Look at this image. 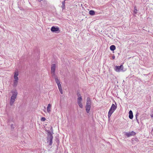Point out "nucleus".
<instances>
[{"label": "nucleus", "instance_id": "f3484780", "mask_svg": "<svg viewBox=\"0 0 153 153\" xmlns=\"http://www.w3.org/2000/svg\"><path fill=\"white\" fill-rule=\"evenodd\" d=\"M53 138V136L51 134H50L49 136V138L48 139V140H52Z\"/></svg>", "mask_w": 153, "mask_h": 153}, {"label": "nucleus", "instance_id": "6e6552de", "mask_svg": "<svg viewBox=\"0 0 153 153\" xmlns=\"http://www.w3.org/2000/svg\"><path fill=\"white\" fill-rule=\"evenodd\" d=\"M91 101L90 98H88L87 99L86 106H91Z\"/></svg>", "mask_w": 153, "mask_h": 153}, {"label": "nucleus", "instance_id": "393cba45", "mask_svg": "<svg viewBox=\"0 0 153 153\" xmlns=\"http://www.w3.org/2000/svg\"><path fill=\"white\" fill-rule=\"evenodd\" d=\"M151 117H153V114L151 115Z\"/></svg>", "mask_w": 153, "mask_h": 153}, {"label": "nucleus", "instance_id": "1a4fd4ad", "mask_svg": "<svg viewBox=\"0 0 153 153\" xmlns=\"http://www.w3.org/2000/svg\"><path fill=\"white\" fill-rule=\"evenodd\" d=\"M59 30V28L58 27H55L54 26H53L51 28V30L52 32H56L58 31Z\"/></svg>", "mask_w": 153, "mask_h": 153}, {"label": "nucleus", "instance_id": "ddd939ff", "mask_svg": "<svg viewBox=\"0 0 153 153\" xmlns=\"http://www.w3.org/2000/svg\"><path fill=\"white\" fill-rule=\"evenodd\" d=\"M54 78L55 79V81L57 83V85H59L60 84V81L58 79V77L57 76H54Z\"/></svg>", "mask_w": 153, "mask_h": 153}, {"label": "nucleus", "instance_id": "b1692460", "mask_svg": "<svg viewBox=\"0 0 153 153\" xmlns=\"http://www.w3.org/2000/svg\"><path fill=\"white\" fill-rule=\"evenodd\" d=\"M112 59H114L115 58V56H112Z\"/></svg>", "mask_w": 153, "mask_h": 153}, {"label": "nucleus", "instance_id": "a211bd4d", "mask_svg": "<svg viewBox=\"0 0 153 153\" xmlns=\"http://www.w3.org/2000/svg\"><path fill=\"white\" fill-rule=\"evenodd\" d=\"M137 12V10L136 9V7H134V12L135 14H136Z\"/></svg>", "mask_w": 153, "mask_h": 153}, {"label": "nucleus", "instance_id": "423d86ee", "mask_svg": "<svg viewBox=\"0 0 153 153\" xmlns=\"http://www.w3.org/2000/svg\"><path fill=\"white\" fill-rule=\"evenodd\" d=\"M56 65L55 64H53L51 67V73L53 76H55V69Z\"/></svg>", "mask_w": 153, "mask_h": 153}, {"label": "nucleus", "instance_id": "4468645a", "mask_svg": "<svg viewBox=\"0 0 153 153\" xmlns=\"http://www.w3.org/2000/svg\"><path fill=\"white\" fill-rule=\"evenodd\" d=\"M110 49L112 51H114L116 49V47L114 45H111L110 48Z\"/></svg>", "mask_w": 153, "mask_h": 153}, {"label": "nucleus", "instance_id": "6ab92c4d", "mask_svg": "<svg viewBox=\"0 0 153 153\" xmlns=\"http://www.w3.org/2000/svg\"><path fill=\"white\" fill-rule=\"evenodd\" d=\"M46 120V119L44 117H42L41 119V120L42 121H44Z\"/></svg>", "mask_w": 153, "mask_h": 153}, {"label": "nucleus", "instance_id": "4be33fe9", "mask_svg": "<svg viewBox=\"0 0 153 153\" xmlns=\"http://www.w3.org/2000/svg\"><path fill=\"white\" fill-rule=\"evenodd\" d=\"M58 85V87L59 89L61 88H62L61 85L60 84H59V85Z\"/></svg>", "mask_w": 153, "mask_h": 153}, {"label": "nucleus", "instance_id": "2eb2a0df", "mask_svg": "<svg viewBox=\"0 0 153 153\" xmlns=\"http://www.w3.org/2000/svg\"><path fill=\"white\" fill-rule=\"evenodd\" d=\"M89 13L90 15L93 16L95 15V12L93 10H91L89 11Z\"/></svg>", "mask_w": 153, "mask_h": 153}, {"label": "nucleus", "instance_id": "dca6fc26", "mask_svg": "<svg viewBox=\"0 0 153 153\" xmlns=\"http://www.w3.org/2000/svg\"><path fill=\"white\" fill-rule=\"evenodd\" d=\"M66 0H65L63 1L62 2V7L63 9L65 7V2Z\"/></svg>", "mask_w": 153, "mask_h": 153}, {"label": "nucleus", "instance_id": "39448f33", "mask_svg": "<svg viewBox=\"0 0 153 153\" xmlns=\"http://www.w3.org/2000/svg\"><path fill=\"white\" fill-rule=\"evenodd\" d=\"M123 65H121L120 66H116L114 68L115 71L117 72L124 71H125L123 70Z\"/></svg>", "mask_w": 153, "mask_h": 153}, {"label": "nucleus", "instance_id": "aec40b11", "mask_svg": "<svg viewBox=\"0 0 153 153\" xmlns=\"http://www.w3.org/2000/svg\"><path fill=\"white\" fill-rule=\"evenodd\" d=\"M49 141V144L51 145L52 143V140H48Z\"/></svg>", "mask_w": 153, "mask_h": 153}, {"label": "nucleus", "instance_id": "9b49d317", "mask_svg": "<svg viewBox=\"0 0 153 153\" xmlns=\"http://www.w3.org/2000/svg\"><path fill=\"white\" fill-rule=\"evenodd\" d=\"M129 117L131 119H132L133 118V112L131 110H130L129 111Z\"/></svg>", "mask_w": 153, "mask_h": 153}, {"label": "nucleus", "instance_id": "9d476101", "mask_svg": "<svg viewBox=\"0 0 153 153\" xmlns=\"http://www.w3.org/2000/svg\"><path fill=\"white\" fill-rule=\"evenodd\" d=\"M51 104H49L48 105L47 107V112L48 113H50L51 111Z\"/></svg>", "mask_w": 153, "mask_h": 153}, {"label": "nucleus", "instance_id": "f03ea898", "mask_svg": "<svg viewBox=\"0 0 153 153\" xmlns=\"http://www.w3.org/2000/svg\"><path fill=\"white\" fill-rule=\"evenodd\" d=\"M19 75V73L18 70H16L14 72L13 76L14 80H13V85L14 87H16L18 83L19 78L18 76Z\"/></svg>", "mask_w": 153, "mask_h": 153}, {"label": "nucleus", "instance_id": "412c9836", "mask_svg": "<svg viewBox=\"0 0 153 153\" xmlns=\"http://www.w3.org/2000/svg\"><path fill=\"white\" fill-rule=\"evenodd\" d=\"M59 91L60 92L61 94H63V91L62 88H60L59 89Z\"/></svg>", "mask_w": 153, "mask_h": 153}, {"label": "nucleus", "instance_id": "7ed1b4c3", "mask_svg": "<svg viewBox=\"0 0 153 153\" xmlns=\"http://www.w3.org/2000/svg\"><path fill=\"white\" fill-rule=\"evenodd\" d=\"M116 108V105H115V104H113L112 105L108 112V117L109 119L110 118L112 114L114 113Z\"/></svg>", "mask_w": 153, "mask_h": 153}, {"label": "nucleus", "instance_id": "0eeeda50", "mask_svg": "<svg viewBox=\"0 0 153 153\" xmlns=\"http://www.w3.org/2000/svg\"><path fill=\"white\" fill-rule=\"evenodd\" d=\"M135 134V133L133 131L128 132H126V135L128 137H129L131 136L134 135Z\"/></svg>", "mask_w": 153, "mask_h": 153}, {"label": "nucleus", "instance_id": "5701e85b", "mask_svg": "<svg viewBox=\"0 0 153 153\" xmlns=\"http://www.w3.org/2000/svg\"><path fill=\"white\" fill-rule=\"evenodd\" d=\"M14 125L13 124H11V127L12 128H14Z\"/></svg>", "mask_w": 153, "mask_h": 153}, {"label": "nucleus", "instance_id": "f257e3e1", "mask_svg": "<svg viewBox=\"0 0 153 153\" xmlns=\"http://www.w3.org/2000/svg\"><path fill=\"white\" fill-rule=\"evenodd\" d=\"M11 93L12 94L10 98V103L11 105H12L15 101V99L17 97L18 93L17 91L16 90H12Z\"/></svg>", "mask_w": 153, "mask_h": 153}, {"label": "nucleus", "instance_id": "20e7f679", "mask_svg": "<svg viewBox=\"0 0 153 153\" xmlns=\"http://www.w3.org/2000/svg\"><path fill=\"white\" fill-rule=\"evenodd\" d=\"M77 102L80 108H83V104H82V99L81 96L80 94L79 93H78L77 94Z\"/></svg>", "mask_w": 153, "mask_h": 153}, {"label": "nucleus", "instance_id": "f8f14e48", "mask_svg": "<svg viewBox=\"0 0 153 153\" xmlns=\"http://www.w3.org/2000/svg\"><path fill=\"white\" fill-rule=\"evenodd\" d=\"M86 111L87 113H88L90 112V110L91 108V106H86Z\"/></svg>", "mask_w": 153, "mask_h": 153}]
</instances>
